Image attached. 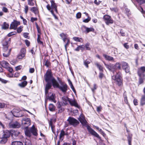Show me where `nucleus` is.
<instances>
[{
  "mask_svg": "<svg viewBox=\"0 0 145 145\" xmlns=\"http://www.w3.org/2000/svg\"><path fill=\"white\" fill-rule=\"evenodd\" d=\"M11 41V39L9 38L8 41L6 40L3 44L4 53H3V56L5 57H7L9 56L10 54L11 49L8 50V45L10 43Z\"/></svg>",
  "mask_w": 145,
  "mask_h": 145,
  "instance_id": "nucleus-4",
  "label": "nucleus"
},
{
  "mask_svg": "<svg viewBox=\"0 0 145 145\" xmlns=\"http://www.w3.org/2000/svg\"><path fill=\"white\" fill-rule=\"evenodd\" d=\"M88 130L89 132L92 135H94V136L97 137L100 139H101V138L99 136V135L91 128H90L88 129Z\"/></svg>",
  "mask_w": 145,
  "mask_h": 145,
  "instance_id": "nucleus-15",
  "label": "nucleus"
},
{
  "mask_svg": "<svg viewBox=\"0 0 145 145\" xmlns=\"http://www.w3.org/2000/svg\"><path fill=\"white\" fill-rule=\"evenodd\" d=\"M28 33H25L24 34V36L25 38L29 39V37L28 36Z\"/></svg>",
  "mask_w": 145,
  "mask_h": 145,
  "instance_id": "nucleus-58",
  "label": "nucleus"
},
{
  "mask_svg": "<svg viewBox=\"0 0 145 145\" xmlns=\"http://www.w3.org/2000/svg\"><path fill=\"white\" fill-rule=\"evenodd\" d=\"M28 4L31 6H33L34 5V3L33 2L32 0H27Z\"/></svg>",
  "mask_w": 145,
  "mask_h": 145,
  "instance_id": "nucleus-49",
  "label": "nucleus"
},
{
  "mask_svg": "<svg viewBox=\"0 0 145 145\" xmlns=\"http://www.w3.org/2000/svg\"><path fill=\"white\" fill-rule=\"evenodd\" d=\"M0 65L2 67L5 69L8 68V66L10 65L8 62L5 61H1L0 63Z\"/></svg>",
  "mask_w": 145,
  "mask_h": 145,
  "instance_id": "nucleus-18",
  "label": "nucleus"
},
{
  "mask_svg": "<svg viewBox=\"0 0 145 145\" xmlns=\"http://www.w3.org/2000/svg\"><path fill=\"white\" fill-rule=\"evenodd\" d=\"M25 56L24 54L20 53L18 56V57L19 59H21L24 57Z\"/></svg>",
  "mask_w": 145,
  "mask_h": 145,
  "instance_id": "nucleus-46",
  "label": "nucleus"
},
{
  "mask_svg": "<svg viewBox=\"0 0 145 145\" xmlns=\"http://www.w3.org/2000/svg\"><path fill=\"white\" fill-rule=\"evenodd\" d=\"M81 38H80L78 37H73V39L76 42H81L80 39Z\"/></svg>",
  "mask_w": 145,
  "mask_h": 145,
  "instance_id": "nucleus-45",
  "label": "nucleus"
},
{
  "mask_svg": "<svg viewBox=\"0 0 145 145\" xmlns=\"http://www.w3.org/2000/svg\"><path fill=\"white\" fill-rule=\"evenodd\" d=\"M2 139L0 141V143L1 144H5L7 141V138L2 137Z\"/></svg>",
  "mask_w": 145,
  "mask_h": 145,
  "instance_id": "nucleus-33",
  "label": "nucleus"
},
{
  "mask_svg": "<svg viewBox=\"0 0 145 145\" xmlns=\"http://www.w3.org/2000/svg\"><path fill=\"white\" fill-rule=\"evenodd\" d=\"M37 35L38 37L37 39V42L42 47L43 46V39L41 37L40 34H38Z\"/></svg>",
  "mask_w": 145,
  "mask_h": 145,
  "instance_id": "nucleus-17",
  "label": "nucleus"
},
{
  "mask_svg": "<svg viewBox=\"0 0 145 145\" xmlns=\"http://www.w3.org/2000/svg\"><path fill=\"white\" fill-rule=\"evenodd\" d=\"M90 20H91V18L89 17H88V18L86 19H85L83 20V22H85V23H88L89 21H90Z\"/></svg>",
  "mask_w": 145,
  "mask_h": 145,
  "instance_id": "nucleus-52",
  "label": "nucleus"
},
{
  "mask_svg": "<svg viewBox=\"0 0 145 145\" xmlns=\"http://www.w3.org/2000/svg\"><path fill=\"white\" fill-rule=\"evenodd\" d=\"M133 103H134V105H135V106L137 105H138V102L137 100L136 99H135L133 100Z\"/></svg>",
  "mask_w": 145,
  "mask_h": 145,
  "instance_id": "nucleus-60",
  "label": "nucleus"
},
{
  "mask_svg": "<svg viewBox=\"0 0 145 145\" xmlns=\"http://www.w3.org/2000/svg\"><path fill=\"white\" fill-rule=\"evenodd\" d=\"M104 76V74L102 72H100L99 73V77L101 80Z\"/></svg>",
  "mask_w": 145,
  "mask_h": 145,
  "instance_id": "nucleus-56",
  "label": "nucleus"
},
{
  "mask_svg": "<svg viewBox=\"0 0 145 145\" xmlns=\"http://www.w3.org/2000/svg\"><path fill=\"white\" fill-rule=\"evenodd\" d=\"M0 81H1L2 83L6 84L7 82V81L6 80L0 78Z\"/></svg>",
  "mask_w": 145,
  "mask_h": 145,
  "instance_id": "nucleus-61",
  "label": "nucleus"
},
{
  "mask_svg": "<svg viewBox=\"0 0 145 145\" xmlns=\"http://www.w3.org/2000/svg\"><path fill=\"white\" fill-rule=\"evenodd\" d=\"M48 93L46 94L45 93L46 95V98H47V99H45V106L46 107V103L47 101V99L49 100L50 101H51L52 102H54V103H56V101L55 100V94L54 93H52L51 95H47V94Z\"/></svg>",
  "mask_w": 145,
  "mask_h": 145,
  "instance_id": "nucleus-6",
  "label": "nucleus"
},
{
  "mask_svg": "<svg viewBox=\"0 0 145 145\" xmlns=\"http://www.w3.org/2000/svg\"><path fill=\"white\" fill-rule=\"evenodd\" d=\"M51 7L52 9H54L55 8H57V6L56 3H55L54 1V0H51Z\"/></svg>",
  "mask_w": 145,
  "mask_h": 145,
  "instance_id": "nucleus-29",
  "label": "nucleus"
},
{
  "mask_svg": "<svg viewBox=\"0 0 145 145\" xmlns=\"http://www.w3.org/2000/svg\"><path fill=\"white\" fill-rule=\"evenodd\" d=\"M95 65H96L97 67L98 68L100 71H103V68L102 66L99 64V63L97 62L95 63Z\"/></svg>",
  "mask_w": 145,
  "mask_h": 145,
  "instance_id": "nucleus-27",
  "label": "nucleus"
},
{
  "mask_svg": "<svg viewBox=\"0 0 145 145\" xmlns=\"http://www.w3.org/2000/svg\"><path fill=\"white\" fill-rule=\"evenodd\" d=\"M121 76V72H119L117 73L116 75L113 76L112 77V79L115 81L116 84L119 86H122L123 84Z\"/></svg>",
  "mask_w": 145,
  "mask_h": 145,
  "instance_id": "nucleus-3",
  "label": "nucleus"
},
{
  "mask_svg": "<svg viewBox=\"0 0 145 145\" xmlns=\"http://www.w3.org/2000/svg\"><path fill=\"white\" fill-rule=\"evenodd\" d=\"M25 52H26L25 49L24 48H22L21 50L20 53L22 54H24L25 55Z\"/></svg>",
  "mask_w": 145,
  "mask_h": 145,
  "instance_id": "nucleus-54",
  "label": "nucleus"
},
{
  "mask_svg": "<svg viewBox=\"0 0 145 145\" xmlns=\"http://www.w3.org/2000/svg\"><path fill=\"white\" fill-rule=\"evenodd\" d=\"M8 68H6V69H7V70H8L10 73H12L13 71L12 68L10 67V65L8 66Z\"/></svg>",
  "mask_w": 145,
  "mask_h": 145,
  "instance_id": "nucleus-55",
  "label": "nucleus"
},
{
  "mask_svg": "<svg viewBox=\"0 0 145 145\" xmlns=\"http://www.w3.org/2000/svg\"><path fill=\"white\" fill-rule=\"evenodd\" d=\"M25 43L26 44V45L27 46H29L30 44V42L27 40H25Z\"/></svg>",
  "mask_w": 145,
  "mask_h": 145,
  "instance_id": "nucleus-63",
  "label": "nucleus"
},
{
  "mask_svg": "<svg viewBox=\"0 0 145 145\" xmlns=\"http://www.w3.org/2000/svg\"><path fill=\"white\" fill-rule=\"evenodd\" d=\"M97 86L95 84H94L93 85V88H91V90L93 92V93H94L95 92V90L97 89Z\"/></svg>",
  "mask_w": 145,
  "mask_h": 145,
  "instance_id": "nucleus-42",
  "label": "nucleus"
},
{
  "mask_svg": "<svg viewBox=\"0 0 145 145\" xmlns=\"http://www.w3.org/2000/svg\"><path fill=\"white\" fill-rule=\"evenodd\" d=\"M9 25L6 22H4L3 25L2 26V28L3 29H6L8 28Z\"/></svg>",
  "mask_w": 145,
  "mask_h": 145,
  "instance_id": "nucleus-34",
  "label": "nucleus"
},
{
  "mask_svg": "<svg viewBox=\"0 0 145 145\" xmlns=\"http://www.w3.org/2000/svg\"><path fill=\"white\" fill-rule=\"evenodd\" d=\"M67 120L70 125H73L74 127L78 125L80 123L78 120L71 117H69Z\"/></svg>",
  "mask_w": 145,
  "mask_h": 145,
  "instance_id": "nucleus-5",
  "label": "nucleus"
},
{
  "mask_svg": "<svg viewBox=\"0 0 145 145\" xmlns=\"http://www.w3.org/2000/svg\"><path fill=\"white\" fill-rule=\"evenodd\" d=\"M70 41L69 39H68L67 41V42L65 44V50L67 51V47L70 44Z\"/></svg>",
  "mask_w": 145,
  "mask_h": 145,
  "instance_id": "nucleus-37",
  "label": "nucleus"
},
{
  "mask_svg": "<svg viewBox=\"0 0 145 145\" xmlns=\"http://www.w3.org/2000/svg\"><path fill=\"white\" fill-rule=\"evenodd\" d=\"M69 102L71 105L75 106L78 108H80V106L78 105L77 103L75 100H71L70 99V100L69 101Z\"/></svg>",
  "mask_w": 145,
  "mask_h": 145,
  "instance_id": "nucleus-16",
  "label": "nucleus"
},
{
  "mask_svg": "<svg viewBox=\"0 0 145 145\" xmlns=\"http://www.w3.org/2000/svg\"><path fill=\"white\" fill-rule=\"evenodd\" d=\"M22 124L25 126V129L28 128V127L31 124V120L28 118H25L23 119Z\"/></svg>",
  "mask_w": 145,
  "mask_h": 145,
  "instance_id": "nucleus-7",
  "label": "nucleus"
},
{
  "mask_svg": "<svg viewBox=\"0 0 145 145\" xmlns=\"http://www.w3.org/2000/svg\"><path fill=\"white\" fill-rule=\"evenodd\" d=\"M2 11L5 12H8V10L7 8L3 7L2 9Z\"/></svg>",
  "mask_w": 145,
  "mask_h": 145,
  "instance_id": "nucleus-64",
  "label": "nucleus"
},
{
  "mask_svg": "<svg viewBox=\"0 0 145 145\" xmlns=\"http://www.w3.org/2000/svg\"><path fill=\"white\" fill-rule=\"evenodd\" d=\"M12 145H23V144L20 141H14L12 142Z\"/></svg>",
  "mask_w": 145,
  "mask_h": 145,
  "instance_id": "nucleus-28",
  "label": "nucleus"
},
{
  "mask_svg": "<svg viewBox=\"0 0 145 145\" xmlns=\"http://www.w3.org/2000/svg\"><path fill=\"white\" fill-rule=\"evenodd\" d=\"M23 27L21 26H20L17 29V31L18 33H20L22 31Z\"/></svg>",
  "mask_w": 145,
  "mask_h": 145,
  "instance_id": "nucleus-51",
  "label": "nucleus"
},
{
  "mask_svg": "<svg viewBox=\"0 0 145 145\" xmlns=\"http://www.w3.org/2000/svg\"><path fill=\"white\" fill-rule=\"evenodd\" d=\"M65 135V131L63 130H61V133L59 135V138L61 139L62 137L64 136Z\"/></svg>",
  "mask_w": 145,
  "mask_h": 145,
  "instance_id": "nucleus-38",
  "label": "nucleus"
},
{
  "mask_svg": "<svg viewBox=\"0 0 145 145\" xmlns=\"http://www.w3.org/2000/svg\"><path fill=\"white\" fill-rule=\"evenodd\" d=\"M121 64L122 68L126 73L130 72V67L128 64L125 62H121Z\"/></svg>",
  "mask_w": 145,
  "mask_h": 145,
  "instance_id": "nucleus-9",
  "label": "nucleus"
},
{
  "mask_svg": "<svg viewBox=\"0 0 145 145\" xmlns=\"http://www.w3.org/2000/svg\"><path fill=\"white\" fill-rule=\"evenodd\" d=\"M78 119L83 126H86L87 125V122L85 119L84 116L83 115H80Z\"/></svg>",
  "mask_w": 145,
  "mask_h": 145,
  "instance_id": "nucleus-11",
  "label": "nucleus"
},
{
  "mask_svg": "<svg viewBox=\"0 0 145 145\" xmlns=\"http://www.w3.org/2000/svg\"><path fill=\"white\" fill-rule=\"evenodd\" d=\"M127 139L129 145H131V137L130 136H129L127 138Z\"/></svg>",
  "mask_w": 145,
  "mask_h": 145,
  "instance_id": "nucleus-43",
  "label": "nucleus"
},
{
  "mask_svg": "<svg viewBox=\"0 0 145 145\" xmlns=\"http://www.w3.org/2000/svg\"><path fill=\"white\" fill-rule=\"evenodd\" d=\"M22 65H19L15 67L16 70L18 71L20 70L22 68Z\"/></svg>",
  "mask_w": 145,
  "mask_h": 145,
  "instance_id": "nucleus-53",
  "label": "nucleus"
},
{
  "mask_svg": "<svg viewBox=\"0 0 145 145\" xmlns=\"http://www.w3.org/2000/svg\"><path fill=\"white\" fill-rule=\"evenodd\" d=\"M145 67L143 66L138 69L137 71V74L139 77H144L145 76Z\"/></svg>",
  "mask_w": 145,
  "mask_h": 145,
  "instance_id": "nucleus-10",
  "label": "nucleus"
},
{
  "mask_svg": "<svg viewBox=\"0 0 145 145\" xmlns=\"http://www.w3.org/2000/svg\"><path fill=\"white\" fill-rule=\"evenodd\" d=\"M44 65L47 67H49L51 65L50 63L48 60H45L44 62Z\"/></svg>",
  "mask_w": 145,
  "mask_h": 145,
  "instance_id": "nucleus-32",
  "label": "nucleus"
},
{
  "mask_svg": "<svg viewBox=\"0 0 145 145\" xmlns=\"http://www.w3.org/2000/svg\"><path fill=\"white\" fill-rule=\"evenodd\" d=\"M58 110V113H61L64 110V109L63 107L61 108H59Z\"/></svg>",
  "mask_w": 145,
  "mask_h": 145,
  "instance_id": "nucleus-47",
  "label": "nucleus"
},
{
  "mask_svg": "<svg viewBox=\"0 0 145 145\" xmlns=\"http://www.w3.org/2000/svg\"><path fill=\"white\" fill-rule=\"evenodd\" d=\"M90 63V61L88 60L87 59H86L84 61V64L87 68H88L89 66L88 65Z\"/></svg>",
  "mask_w": 145,
  "mask_h": 145,
  "instance_id": "nucleus-30",
  "label": "nucleus"
},
{
  "mask_svg": "<svg viewBox=\"0 0 145 145\" xmlns=\"http://www.w3.org/2000/svg\"><path fill=\"white\" fill-rule=\"evenodd\" d=\"M121 63H120L117 62L116 63L115 65H114V70L115 71V70L116 69H121Z\"/></svg>",
  "mask_w": 145,
  "mask_h": 145,
  "instance_id": "nucleus-25",
  "label": "nucleus"
},
{
  "mask_svg": "<svg viewBox=\"0 0 145 145\" xmlns=\"http://www.w3.org/2000/svg\"><path fill=\"white\" fill-rule=\"evenodd\" d=\"M136 1L140 5L145 3V0H136Z\"/></svg>",
  "mask_w": 145,
  "mask_h": 145,
  "instance_id": "nucleus-39",
  "label": "nucleus"
},
{
  "mask_svg": "<svg viewBox=\"0 0 145 145\" xmlns=\"http://www.w3.org/2000/svg\"><path fill=\"white\" fill-rule=\"evenodd\" d=\"M25 135L29 137H31L32 135L36 136V128L34 125L28 129V128L25 130Z\"/></svg>",
  "mask_w": 145,
  "mask_h": 145,
  "instance_id": "nucleus-2",
  "label": "nucleus"
},
{
  "mask_svg": "<svg viewBox=\"0 0 145 145\" xmlns=\"http://www.w3.org/2000/svg\"><path fill=\"white\" fill-rule=\"evenodd\" d=\"M11 134V132L8 130H6L3 132V137L7 139L10 136Z\"/></svg>",
  "mask_w": 145,
  "mask_h": 145,
  "instance_id": "nucleus-19",
  "label": "nucleus"
},
{
  "mask_svg": "<svg viewBox=\"0 0 145 145\" xmlns=\"http://www.w3.org/2000/svg\"><path fill=\"white\" fill-rule=\"evenodd\" d=\"M90 44L89 43H87L85 45V47L86 50H90L91 48L89 47Z\"/></svg>",
  "mask_w": 145,
  "mask_h": 145,
  "instance_id": "nucleus-41",
  "label": "nucleus"
},
{
  "mask_svg": "<svg viewBox=\"0 0 145 145\" xmlns=\"http://www.w3.org/2000/svg\"><path fill=\"white\" fill-rule=\"evenodd\" d=\"M56 106L52 104H50L49 105L48 108L49 110L52 112L54 111L56 109Z\"/></svg>",
  "mask_w": 145,
  "mask_h": 145,
  "instance_id": "nucleus-26",
  "label": "nucleus"
},
{
  "mask_svg": "<svg viewBox=\"0 0 145 145\" xmlns=\"http://www.w3.org/2000/svg\"><path fill=\"white\" fill-rule=\"evenodd\" d=\"M87 27L85 25H82L81 27V29L83 32L85 33H86V29Z\"/></svg>",
  "mask_w": 145,
  "mask_h": 145,
  "instance_id": "nucleus-36",
  "label": "nucleus"
},
{
  "mask_svg": "<svg viewBox=\"0 0 145 145\" xmlns=\"http://www.w3.org/2000/svg\"><path fill=\"white\" fill-rule=\"evenodd\" d=\"M45 80L47 83L45 87V94L48 93V90L51 88L52 85L54 88L59 89L62 92L65 93L67 90L68 86L64 82H61V86L53 76L51 70H48L44 76Z\"/></svg>",
  "mask_w": 145,
  "mask_h": 145,
  "instance_id": "nucleus-1",
  "label": "nucleus"
},
{
  "mask_svg": "<svg viewBox=\"0 0 145 145\" xmlns=\"http://www.w3.org/2000/svg\"><path fill=\"white\" fill-rule=\"evenodd\" d=\"M103 18L106 24L108 25L110 24L113 23V20L111 17L108 15H106L104 16Z\"/></svg>",
  "mask_w": 145,
  "mask_h": 145,
  "instance_id": "nucleus-8",
  "label": "nucleus"
},
{
  "mask_svg": "<svg viewBox=\"0 0 145 145\" xmlns=\"http://www.w3.org/2000/svg\"><path fill=\"white\" fill-rule=\"evenodd\" d=\"M27 82L26 81H24L23 82L19 83L18 86L21 88H24L27 84Z\"/></svg>",
  "mask_w": 145,
  "mask_h": 145,
  "instance_id": "nucleus-24",
  "label": "nucleus"
},
{
  "mask_svg": "<svg viewBox=\"0 0 145 145\" xmlns=\"http://www.w3.org/2000/svg\"><path fill=\"white\" fill-rule=\"evenodd\" d=\"M81 14L80 12H79L77 13L76 17L77 18H79L81 17Z\"/></svg>",
  "mask_w": 145,
  "mask_h": 145,
  "instance_id": "nucleus-59",
  "label": "nucleus"
},
{
  "mask_svg": "<svg viewBox=\"0 0 145 145\" xmlns=\"http://www.w3.org/2000/svg\"><path fill=\"white\" fill-rule=\"evenodd\" d=\"M104 64L106 67L110 71L112 72L114 74L115 72V70H114V66L113 65L110 64L107 65L105 63H104Z\"/></svg>",
  "mask_w": 145,
  "mask_h": 145,
  "instance_id": "nucleus-14",
  "label": "nucleus"
},
{
  "mask_svg": "<svg viewBox=\"0 0 145 145\" xmlns=\"http://www.w3.org/2000/svg\"><path fill=\"white\" fill-rule=\"evenodd\" d=\"M19 133H20L18 131L14 130L12 131V132L11 133V136L12 138H15V137L18 136Z\"/></svg>",
  "mask_w": 145,
  "mask_h": 145,
  "instance_id": "nucleus-20",
  "label": "nucleus"
},
{
  "mask_svg": "<svg viewBox=\"0 0 145 145\" xmlns=\"http://www.w3.org/2000/svg\"><path fill=\"white\" fill-rule=\"evenodd\" d=\"M60 36L61 37L62 39L67 38V35L64 33H61L60 34Z\"/></svg>",
  "mask_w": 145,
  "mask_h": 145,
  "instance_id": "nucleus-40",
  "label": "nucleus"
},
{
  "mask_svg": "<svg viewBox=\"0 0 145 145\" xmlns=\"http://www.w3.org/2000/svg\"><path fill=\"white\" fill-rule=\"evenodd\" d=\"M70 99L67 97H62V100L63 103L66 105L68 104L67 101L69 102V101L70 100Z\"/></svg>",
  "mask_w": 145,
  "mask_h": 145,
  "instance_id": "nucleus-21",
  "label": "nucleus"
},
{
  "mask_svg": "<svg viewBox=\"0 0 145 145\" xmlns=\"http://www.w3.org/2000/svg\"><path fill=\"white\" fill-rule=\"evenodd\" d=\"M94 31V29L93 27H87L86 29V33H87L90 32H93Z\"/></svg>",
  "mask_w": 145,
  "mask_h": 145,
  "instance_id": "nucleus-31",
  "label": "nucleus"
},
{
  "mask_svg": "<svg viewBox=\"0 0 145 145\" xmlns=\"http://www.w3.org/2000/svg\"><path fill=\"white\" fill-rule=\"evenodd\" d=\"M142 76L139 77V84H141L143 82V79L142 78Z\"/></svg>",
  "mask_w": 145,
  "mask_h": 145,
  "instance_id": "nucleus-48",
  "label": "nucleus"
},
{
  "mask_svg": "<svg viewBox=\"0 0 145 145\" xmlns=\"http://www.w3.org/2000/svg\"><path fill=\"white\" fill-rule=\"evenodd\" d=\"M110 10L112 11H114L115 12H117L118 11V9L116 7L110 8Z\"/></svg>",
  "mask_w": 145,
  "mask_h": 145,
  "instance_id": "nucleus-44",
  "label": "nucleus"
},
{
  "mask_svg": "<svg viewBox=\"0 0 145 145\" xmlns=\"http://www.w3.org/2000/svg\"><path fill=\"white\" fill-rule=\"evenodd\" d=\"M16 34V32L14 31V32H11L9 33L8 34L7 36L8 37H10L12 35H15Z\"/></svg>",
  "mask_w": 145,
  "mask_h": 145,
  "instance_id": "nucleus-50",
  "label": "nucleus"
},
{
  "mask_svg": "<svg viewBox=\"0 0 145 145\" xmlns=\"http://www.w3.org/2000/svg\"><path fill=\"white\" fill-rule=\"evenodd\" d=\"M140 105L141 106L145 105V95H143L141 96L140 100Z\"/></svg>",
  "mask_w": 145,
  "mask_h": 145,
  "instance_id": "nucleus-23",
  "label": "nucleus"
},
{
  "mask_svg": "<svg viewBox=\"0 0 145 145\" xmlns=\"http://www.w3.org/2000/svg\"><path fill=\"white\" fill-rule=\"evenodd\" d=\"M63 105V104L61 102L58 101L57 103V107L58 108H60L62 107Z\"/></svg>",
  "mask_w": 145,
  "mask_h": 145,
  "instance_id": "nucleus-35",
  "label": "nucleus"
},
{
  "mask_svg": "<svg viewBox=\"0 0 145 145\" xmlns=\"http://www.w3.org/2000/svg\"><path fill=\"white\" fill-rule=\"evenodd\" d=\"M31 11L34 12L35 14H36V8L35 7H33L31 8Z\"/></svg>",
  "mask_w": 145,
  "mask_h": 145,
  "instance_id": "nucleus-57",
  "label": "nucleus"
},
{
  "mask_svg": "<svg viewBox=\"0 0 145 145\" xmlns=\"http://www.w3.org/2000/svg\"><path fill=\"white\" fill-rule=\"evenodd\" d=\"M10 127L12 128H18L20 127V124L17 121L11 122L9 123Z\"/></svg>",
  "mask_w": 145,
  "mask_h": 145,
  "instance_id": "nucleus-12",
  "label": "nucleus"
},
{
  "mask_svg": "<svg viewBox=\"0 0 145 145\" xmlns=\"http://www.w3.org/2000/svg\"><path fill=\"white\" fill-rule=\"evenodd\" d=\"M28 7L27 5H26L25 6V8L24 9V10L25 14H27L28 11Z\"/></svg>",
  "mask_w": 145,
  "mask_h": 145,
  "instance_id": "nucleus-62",
  "label": "nucleus"
},
{
  "mask_svg": "<svg viewBox=\"0 0 145 145\" xmlns=\"http://www.w3.org/2000/svg\"><path fill=\"white\" fill-rule=\"evenodd\" d=\"M103 56L107 60L111 61H114V58L112 57L108 56L105 54H103Z\"/></svg>",
  "mask_w": 145,
  "mask_h": 145,
  "instance_id": "nucleus-22",
  "label": "nucleus"
},
{
  "mask_svg": "<svg viewBox=\"0 0 145 145\" xmlns=\"http://www.w3.org/2000/svg\"><path fill=\"white\" fill-rule=\"evenodd\" d=\"M20 24V22L16 21H14L10 24V29H16L18 25Z\"/></svg>",
  "mask_w": 145,
  "mask_h": 145,
  "instance_id": "nucleus-13",
  "label": "nucleus"
}]
</instances>
